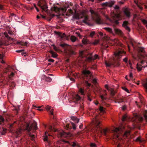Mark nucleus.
I'll return each instance as SVG.
<instances>
[{
  "instance_id": "1",
  "label": "nucleus",
  "mask_w": 147,
  "mask_h": 147,
  "mask_svg": "<svg viewBox=\"0 0 147 147\" xmlns=\"http://www.w3.org/2000/svg\"><path fill=\"white\" fill-rule=\"evenodd\" d=\"M79 54L80 57L82 58L86 56H88L86 59L85 60L88 62H91L92 61L96 59L98 57V55L95 54L93 57L92 56V53H88L85 50L80 51Z\"/></svg>"
},
{
  "instance_id": "2",
  "label": "nucleus",
  "mask_w": 147,
  "mask_h": 147,
  "mask_svg": "<svg viewBox=\"0 0 147 147\" xmlns=\"http://www.w3.org/2000/svg\"><path fill=\"white\" fill-rule=\"evenodd\" d=\"M76 18L77 19H83L82 20L83 22L89 25L88 23V17L87 12L86 11L83 10L80 13L77 14L76 16Z\"/></svg>"
},
{
  "instance_id": "3",
  "label": "nucleus",
  "mask_w": 147,
  "mask_h": 147,
  "mask_svg": "<svg viewBox=\"0 0 147 147\" xmlns=\"http://www.w3.org/2000/svg\"><path fill=\"white\" fill-rule=\"evenodd\" d=\"M89 11L91 14L94 16V17H93V18L95 20L97 24H103L100 16L97 12H95L92 8H90Z\"/></svg>"
},
{
  "instance_id": "4",
  "label": "nucleus",
  "mask_w": 147,
  "mask_h": 147,
  "mask_svg": "<svg viewBox=\"0 0 147 147\" xmlns=\"http://www.w3.org/2000/svg\"><path fill=\"white\" fill-rule=\"evenodd\" d=\"M52 9L58 13L59 15L62 16L63 15L64 13H65L67 10L65 7L58 8L55 6L52 8Z\"/></svg>"
},
{
  "instance_id": "5",
  "label": "nucleus",
  "mask_w": 147,
  "mask_h": 147,
  "mask_svg": "<svg viewBox=\"0 0 147 147\" xmlns=\"http://www.w3.org/2000/svg\"><path fill=\"white\" fill-rule=\"evenodd\" d=\"M125 52L123 51H116L114 53L115 57L114 59L118 61L121 58V57L124 55Z\"/></svg>"
},
{
  "instance_id": "6",
  "label": "nucleus",
  "mask_w": 147,
  "mask_h": 147,
  "mask_svg": "<svg viewBox=\"0 0 147 147\" xmlns=\"http://www.w3.org/2000/svg\"><path fill=\"white\" fill-rule=\"evenodd\" d=\"M32 128L35 130L37 129V127L36 123H32L30 127L29 126V124H27L25 130H27L28 132H30Z\"/></svg>"
},
{
  "instance_id": "7",
  "label": "nucleus",
  "mask_w": 147,
  "mask_h": 147,
  "mask_svg": "<svg viewBox=\"0 0 147 147\" xmlns=\"http://www.w3.org/2000/svg\"><path fill=\"white\" fill-rule=\"evenodd\" d=\"M93 122L94 124L96 126L97 130H99L101 133H102V131L100 130V122L96 119V117L95 118V119L94 120Z\"/></svg>"
},
{
  "instance_id": "8",
  "label": "nucleus",
  "mask_w": 147,
  "mask_h": 147,
  "mask_svg": "<svg viewBox=\"0 0 147 147\" xmlns=\"http://www.w3.org/2000/svg\"><path fill=\"white\" fill-rule=\"evenodd\" d=\"M146 63L145 61H142L140 63H137V65L136 68L138 71H140L142 68H144L146 66L143 65V64ZM147 66V65H146Z\"/></svg>"
},
{
  "instance_id": "9",
  "label": "nucleus",
  "mask_w": 147,
  "mask_h": 147,
  "mask_svg": "<svg viewBox=\"0 0 147 147\" xmlns=\"http://www.w3.org/2000/svg\"><path fill=\"white\" fill-rule=\"evenodd\" d=\"M123 12L126 16L128 18H129L131 16V13L130 10L128 8H125L123 9Z\"/></svg>"
},
{
  "instance_id": "10",
  "label": "nucleus",
  "mask_w": 147,
  "mask_h": 147,
  "mask_svg": "<svg viewBox=\"0 0 147 147\" xmlns=\"http://www.w3.org/2000/svg\"><path fill=\"white\" fill-rule=\"evenodd\" d=\"M114 131V132H115V134L114 136V138H118L119 136L118 134L119 133H121V132L122 130L121 128H116L115 129Z\"/></svg>"
},
{
  "instance_id": "11",
  "label": "nucleus",
  "mask_w": 147,
  "mask_h": 147,
  "mask_svg": "<svg viewBox=\"0 0 147 147\" xmlns=\"http://www.w3.org/2000/svg\"><path fill=\"white\" fill-rule=\"evenodd\" d=\"M135 3L137 5L138 7L141 10H142L143 9V7L142 6L143 5L144 7L146 9H147V4H145L144 3H141L138 2H137L136 1H135Z\"/></svg>"
},
{
  "instance_id": "12",
  "label": "nucleus",
  "mask_w": 147,
  "mask_h": 147,
  "mask_svg": "<svg viewBox=\"0 0 147 147\" xmlns=\"http://www.w3.org/2000/svg\"><path fill=\"white\" fill-rule=\"evenodd\" d=\"M128 24V22L127 21H125L123 22L122 24V26L125 29L128 31L129 32H130V30L129 27L127 26V25Z\"/></svg>"
},
{
  "instance_id": "13",
  "label": "nucleus",
  "mask_w": 147,
  "mask_h": 147,
  "mask_svg": "<svg viewBox=\"0 0 147 147\" xmlns=\"http://www.w3.org/2000/svg\"><path fill=\"white\" fill-rule=\"evenodd\" d=\"M22 130L21 129H17L14 134L16 138L20 136L21 135Z\"/></svg>"
},
{
  "instance_id": "14",
  "label": "nucleus",
  "mask_w": 147,
  "mask_h": 147,
  "mask_svg": "<svg viewBox=\"0 0 147 147\" xmlns=\"http://www.w3.org/2000/svg\"><path fill=\"white\" fill-rule=\"evenodd\" d=\"M50 135H49L48 133V132H47V131H46L45 133V136L43 137V140L45 142H47L48 144H49V142L48 140V136H49Z\"/></svg>"
},
{
  "instance_id": "15",
  "label": "nucleus",
  "mask_w": 147,
  "mask_h": 147,
  "mask_svg": "<svg viewBox=\"0 0 147 147\" xmlns=\"http://www.w3.org/2000/svg\"><path fill=\"white\" fill-rule=\"evenodd\" d=\"M81 99V97L78 94H77L74 96L73 97V99L75 102L80 100Z\"/></svg>"
},
{
  "instance_id": "16",
  "label": "nucleus",
  "mask_w": 147,
  "mask_h": 147,
  "mask_svg": "<svg viewBox=\"0 0 147 147\" xmlns=\"http://www.w3.org/2000/svg\"><path fill=\"white\" fill-rule=\"evenodd\" d=\"M87 37L86 36H84V38H83L82 40V43L84 44H86L89 43V40L87 39Z\"/></svg>"
},
{
  "instance_id": "17",
  "label": "nucleus",
  "mask_w": 147,
  "mask_h": 147,
  "mask_svg": "<svg viewBox=\"0 0 147 147\" xmlns=\"http://www.w3.org/2000/svg\"><path fill=\"white\" fill-rule=\"evenodd\" d=\"M68 53L69 54V55L70 56L75 55L76 54V53L75 51L72 49H70L69 50Z\"/></svg>"
},
{
  "instance_id": "18",
  "label": "nucleus",
  "mask_w": 147,
  "mask_h": 147,
  "mask_svg": "<svg viewBox=\"0 0 147 147\" xmlns=\"http://www.w3.org/2000/svg\"><path fill=\"white\" fill-rule=\"evenodd\" d=\"M135 141L136 142H139L140 143H142L144 141V140L142 139L140 136L137 138Z\"/></svg>"
},
{
  "instance_id": "19",
  "label": "nucleus",
  "mask_w": 147,
  "mask_h": 147,
  "mask_svg": "<svg viewBox=\"0 0 147 147\" xmlns=\"http://www.w3.org/2000/svg\"><path fill=\"white\" fill-rule=\"evenodd\" d=\"M103 29H104L106 31H107L108 32H109L110 33H111V34L113 33L112 29L110 28L105 27V28H103Z\"/></svg>"
},
{
  "instance_id": "20",
  "label": "nucleus",
  "mask_w": 147,
  "mask_h": 147,
  "mask_svg": "<svg viewBox=\"0 0 147 147\" xmlns=\"http://www.w3.org/2000/svg\"><path fill=\"white\" fill-rule=\"evenodd\" d=\"M50 53L52 55V57L53 58H56L57 56V55L52 51H50Z\"/></svg>"
},
{
  "instance_id": "21",
  "label": "nucleus",
  "mask_w": 147,
  "mask_h": 147,
  "mask_svg": "<svg viewBox=\"0 0 147 147\" xmlns=\"http://www.w3.org/2000/svg\"><path fill=\"white\" fill-rule=\"evenodd\" d=\"M114 18H119L120 17V15L119 14H112L111 15Z\"/></svg>"
},
{
  "instance_id": "22",
  "label": "nucleus",
  "mask_w": 147,
  "mask_h": 147,
  "mask_svg": "<svg viewBox=\"0 0 147 147\" xmlns=\"http://www.w3.org/2000/svg\"><path fill=\"white\" fill-rule=\"evenodd\" d=\"M17 43L20 44L22 46H26L27 45V43L26 42H24V41L18 42Z\"/></svg>"
},
{
  "instance_id": "23",
  "label": "nucleus",
  "mask_w": 147,
  "mask_h": 147,
  "mask_svg": "<svg viewBox=\"0 0 147 147\" xmlns=\"http://www.w3.org/2000/svg\"><path fill=\"white\" fill-rule=\"evenodd\" d=\"M71 146L73 147H81L76 142H73Z\"/></svg>"
},
{
  "instance_id": "24",
  "label": "nucleus",
  "mask_w": 147,
  "mask_h": 147,
  "mask_svg": "<svg viewBox=\"0 0 147 147\" xmlns=\"http://www.w3.org/2000/svg\"><path fill=\"white\" fill-rule=\"evenodd\" d=\"M115 3V1H111L110 2H108V6L111 7Z\"/></svg>"
},
{
  "instance_id": "25",
  "label": "nucleus",
  "mask_w": 147,
  "mask_h": 147,
  "mask_svg": "<svg viewBox=\"0 0 147 147\" xmlns=\"http://www.w3.org/2000/svg\"><path fill=\"white\" fill-rule=\"evenodd\" d=\"M109 91H110L111 95L112 96L115 94V92L113 88H110Z\"/></svg>"
},
{
  "instance_id": "26",
  "label": "nucleus",
  "mask_w": 147,
  "mask_h": 147,
  "mask_svg": "<svg viewBox=\"0 0 147 147\" xmlns=\"http://www.w3.org/2000/svg\"><path fill=\"white\" fill-rule=\"evenodd\" d=\"M77 39V38L74 36H71L70 40L73 42H75Z\"/></svg>"
},
{
  "instance_id": "27",
  "label": "nucleus",
  "mask_w": 147,
  "mask_h": 147,
  "mask_svg": "<svg viewBox=\"0 0 147 147\" xmlns=\"http://www.w3.org/2000/svg\"><path fill=\"white\" fill-rule=\"evenodd\" d=\"M114 30L115 33L117 34H121L122 32L119 29L115 28Z\"/></svg>"
},
{
  "instance_id": "28",
  "label": "nucleus",
  "mask_w": 147,
  "mask_h": 147,
  "mask_svg": "<svg viewBox=\"0 0 147 147\" xmlns=\"http://www.w3.org/2000/svg\"><path fill=\"white\" fill-rule=\"evenodd\" d=\"M48 129L51 131H56V130L55 129L54 127H53L51 125L49 126L48 127Z\"/></svg>"
},
{
  "instance_id": "29",
  "label": "nucleus",
  "mask_w": 147,
  "mask_h": 147,
  "mask_svg": "<svg viewBox=\"0 0 147 147\" xmlns=\"http://www.w3.org/2000/svg\"><path fill=\"white\" fill-rule=\"evenodd\" d=\"M130 131L128 130V131H126L125 132L123 136H126V137H127L129 135H130Z\"/></svg>"
},
{
  "instance_id": "30",
  "label": "nucleus",
  "mask_w": 147,
  "mask_h": 147,
  "mask_svg": "<svg viewBox=\"0 0 147 147\" xmlns=\"http://www.w3.org/2000/svg\"><path fill=\"white\" fill-rule=\"evenodd\" d=\"M4 35L5 36V37H6L8 39L10 40L11 39L12 40H13V38H11V37H9L8 34H7V33L6 32H5L4 33Z\"/></svg>"
},
{
  "instance_id": "31",
  "label": "nucleus",
  "mask_w": 147,
  "mask_h": 147,
  "mask_svg": "<svg viewBox=\"0 0 147 147\" xmlns=\"http://www.w3.org/2000/svg\"><path fill=\"white\" fill-rule=\"evenodd\" d=\"M143 113L144 118L147 121V110L144 111Z\"/></svg>"
},
{
  "instance_id": "32",
  "label": "nucleus",
  "mask_w": 147,
  "mask_h": 147,
  "mask_svg": "<svg viewBox=\"0 0 147 147\" xmlns=\"http://www.w3.org/2000/svg\"><path fill=\"white\" fill-rule=\"evenodd\" d=\"M79 92L82 95H84L85 94L84 90L82 88H80L79 90Z\"/></svg>"
},
{
  "instance_id": "33",
  "label": "nucleus",
  "mask_w": 147,
  "mask_h": 147,
  "mask_svg": "<svg viewBox=\"0 0 147 147\" xmlns=\"http://www.w3.org/2000/svg\"><path fill=\"white\" fill-rule=\"evenodd\" d=\"M71 119L73 120L76 121L77 122V123H78L79 122V119L76 118V117L74 116H72L71 117Z\"/></svg>"
},
{
  "instance_id": "34",
  "label": "nucleus",
  "mask_w": 147,
  "mask_h": 147,
  "mask_svg": "<svg viewBox=\"0 0 147 147\" xmlns=\"http://www.w3.org/2000/svg\"><path fill=\"white\" fill-rule=\"evenodd\" d=\"M47 8V6L46 5H43L41 6V8L43 10L45 11Z\"/></svg>"
},
{
  "instance_id": "35",
  "label": "nucleus",
  "mask_w": 147,
  "mask_h": 147,
  "mask_svg": "<svg viewBox=\"0 0 147 147\" xmlns=\"http://www.w3.org/2000/svg\"><path fill=\"white\" fill-rule=\"evenodd\" d=\"M90 71L88 70H84L83 71V73L84 74H90Z\"/></svg>"
},
{
  "instance_id": "36",
  "label": "nucleus",
  "mask_w": 147,
  "mask_h": 147,
  "mask_svg": "<svg viewBox=\"0 0 147 147\" xmlns=\"http://www.w3.org/2000/svg\"><path fill=\"white\" fill-rule=\"evenodd\" d=\"M124 101V100L122 98L119 99L117 100V101L116 102L115 101V102H118V103H120Z\"/></svg>"
},
{
  "instance_id": "37",
  "label": "nucleus",
  "mask_w": 147,
  "mask_h": 147,
  "mask_svg": "<svg viewBox=\"0 0 147 147\" xmlns=\"http://www.w3.org/2000/svg\"><path fill=\"white\" fill-rule=\"evenodd\" d=\"M2 129L3 131L1 132V135H4L6 133V129L3 128H2Z\"/></svg>"
},
{
  "instance_id": "38",
  "label": "nucleus",
  "mask_w": 147,
  "mask_h": 147,
  "mask_svg": "<svg viewBox=\"0 0 147 147\" xmlns=\"http://www.w3.org/2000/svg\"><path fill=\"white\" fill-rule=\"evenodd\" d=\"M107 95V93H105L104 94V95H101L100 96V97L101 98V99L102 100H103L105 99H106V98L105 97V96H106V95Z\"/></svg>"
},
{
  "instance_id": "39",
  "label": "nucleus",
  "mask_w": 147,
  "mask_h": 147,
  "mask_svg": "<svg viewBox=\"0 0 147 147\" xmlns=\"http://www.w3.org/2000/svg\"><path fill=\"white\" fill-rule=\"evenodd\" d=\"M127 114H125L124 115L122 119V120L123 121H124L126 120L127 118Z\"/></svg>"
},
{
  "instance_id": "40",
  "label": "nucleus",
  "mask_w": 147,
  "mask_h": 147,
  "mask_svg": "<svg viewBox=\"0 0 147 147\" xmlns=\"http://www.w3.org/2000/svg\"><path fill=\"white\" fill-rule=\"evenodd\" d=\"M28 135L29 136L31 137V139L32 140H33L35 138L34 135L30 133H29Z\"/></svg>"
},
{
  "instance_id": "41",
  "label": "nucleus",
  "mask_w": 147,
  "mask_h": 147,
  "mask_svg": "<svg viewBox=\"0 0 147 147\" xmlns=\"http://www.w3.org/2000/svg\"><path fill=\"white\" fill-rule=\"evenodd\" d=\"M143 85L144 87L146 88V91L147 92V79L146 80V82L144 83L143 84Z\"/></svg>"
},
{
  "instance_id": "42",
  "label": "nucleus",
  "mask_w": 147,
  "mask_h": 147,
  "mask_svg": "<svg viewBox=\"0 0 147 147\" xmlns=\"http://www.w3.org/2000/svg\"><path fill=\"white\" fill-rule=\"evenodd\" d=\"M51 108V106H49V105H47L46 107L45 108L47 111H48Z\"/></svg>"
},
{
  "instance_id": "43",
  "label": "nucleus",
  "mask_w": 147,
  "mask_h": 147,
  "mask_svg": "<svg viewBox=\"0 0 147 147\" xmlns=\"http://www.w3.org/2000/svg\"><path fill=\"white\" fill-rule=\"evenodd\" d=\"M108 131V129H105L103 130V132L105 136L106 135V133Z\"/></svg>"
},
{
  "instance_id": "44",
  "label": "nucleus",
  "mask_w": 147,
  "mask_h": 147,
  "mask_svg": "<svg viewBox=\"0 0 147 147\" xmlns=\"http://www.w3.org/2000/svg\"><path fill=\"white\" fill-rule=\"evenodd\" d=\"M60 45L62 47H64L68 46V45L64 43L61 44Z\"/></svg>"
},
{
  "instance_id": "45",
  "label": "nucleus",
  "mask_w": 147,
  "mask_h": 147,
  "mask_svg": "<svg viewBox=\"0 0 147 147\" xmlns=\"http://www.w3.org/2000/svg\"><path fill=\"white\" fill-rule=\"evenodd\" d=\"M95 34V32L92 31L90 33V37H92L94 36Z\"/></svg>"
},
{
  "instance_id": "46",
  "label": "nucleus",
  "mask_w": 147,
  "mask_h": 147,
  "mask_svg": "<svg viewBox=\"0 0 147 147\" xmlns=\"http://www.w3.org/2000/svg\"><path fill=\"white\" fill-rule=\"evenodd\" d=\"M52 46L53 47V49L55 50V51H57L59 50L58 49L57 47H56L54 45H53Z\"/></svg>"
},
{
  "instance_id": "47",
  "label": "nucleus",
  "mask_w": 147,
  "mask_h": 147,
  "mask_svg": "<svg viewBox=\"0 0 147 147\" xmlns=\"http://www.w3.org/2000/svg\"><path fill=\"white\" fill-rule=\"evenodd\" d=\"M142 21L144 24H147V21L144 19L142 20Z\"/></svg>"
},
{
  "instance_id": "48",
  "label": "nucleus",
  "mask_w": 147,
  "mask_h": 147,
  "mask_svg": "<svg viewBox=\"0 0 147 147\" xmlns=\"http://www.w3.org/2000/svg\"><path fill=\"white\" fill-rule=\"evenodd\" d=\"M98 34L101 36H103L104 37L105 36V34H103V33L100 32H98Z\"/></svg>"
},
{
  "instance_id": "49",
  "label": "nucleus",
  "mask_w": 147,
  "mask_h": 147,
  "mask_svg": "<svg viewBox=\"0 0 147 147\" xmlns=\"http://www.w3.org/2000/svg\"><path fill=\"white\" fill-rule=\"evenodd\" d=\"M85 83L87 86H90V84L87 81H85Z\"/></svg>"
},
{
  "instance_id": "50",
  "label": "nucleus",
  "mask_w": 147,
  "mask_h": 147,
  "mask_svg": "<svg viewBox=\"0 0 147 147\" xmlns=\"http://www.w3.org/2000/svg\"><path fill=\"white\" fill-rule=\"evenodd\" d=\"M102 6H108V2H106L102 3Z\"/></svg>"
},
{
  "instance_id": "51",
  "label": "nucleus",
  "mask_w": 147,
  "mask_h": 147,
  "mask_svg": "<svg viewBox=\"0 0 147 147\" xmlns=\"http://www.w3.org/2000/svg\"><path fill=\"white\" fill-rule=\"evenodd\" d=\"M99 42V40H96L93 42L92 44L95 45H96Z\"/></svg>"
},
{
  "instance_id": "52",
  "label": "nucleus",
  "mask_w": 147,
  "mask_h": 147,
  "mask_svg": "<svg viewBox=\"0 0 147 147\" xmlns=\"http://www.w3.org/2000/svg\"><path fill=\"white\" fill-rule=\"evenodd\" d=\"M76 34L78 36H79L80 38H81L82 37V36L80 35V33L78 32H76Z\"/></svg>"
},
{
  "instance_id": "53",
  "label": "nucleus",
  "mask_w": 147,
  "mask_h": 147,
  "mask_svg": "<svg viewBox=\"0 0 147 147\" xmlns=\"http://www.w3.org/2000/svg\"><path fill=\"white\" fill-rule=\"evenodd\" d=\"M71 124L73 127V128L74 129H75L76 128V125L74 124V123H71Z\"/></svg>"
},
{
  "instance_id": "54",
  "label": "nucleus",
  "mask_w": 147,
  "mask_h": 147,
  "mask_svg": "<svg viewBox=\"0 0 147 147\" xmlns=\"http://www.w3.org/2000/svg\"><path fill=\"white\" fill-rule=\"evenodd\" d=\"M46 80L47 81L50 82L51 81V78L48 77L46 78Z\"/></svg>"
},
{
  "instance_id": "55",
  "label": "nucleus",
  "mask_w": 147,
  "mask_h": 147,
  "mask_svg": "<svg viewBox=\"0 0 147 147\" xmlns=\"http://www.w3.org/2000/svg\"><path fill=\"white\" fill-rule=\"evenodd\" d=\"M5 55L3 54H0V59H3V57H5Z\"/></svg>"
},
{
  "instance_id": "56",
  "label": "nucleus",
  "mask_w": 147,
  "mask_h": 147,
  "mask_svg": "<svg viewBox=\"0 0 147 147\" xmlns=\"http://www.w3.org/2000/svg\"><path fill=\"white\" fill-rule=\"evenodd\" d=\"M90 146L91 147H96V145L95 143H91L90 144Z\"/></svg>"
},
{
  "instance_id": "57",
  "label": "nucleus",
  "mask_w": 147,
  "mask_h": 147,
  "mask_svg": "<svg viewBox=\"0 0 147 147\" xmlns=\"http://www.w3.org/2000/svg\"><path fill=\"white\" fill-rule=\"evenodd\" d=\"M122 88L125 91L127 92V93H129V90L128 89L124 87H123Z\"/></svg>"
},
{
  "instance_id": "58",
  "label": "nucleus",
  "mask_w": 147,
  "mask_h": 147,
  "mask_svg": "<svg viewBox=\"0 0 147 147\" xmlns=\"http://www.w3.org/2000/svg\"><path fill=\"white\" fill-rule=\"evenodd\" d=\"M127 60H128V58L127 57H125L124 59H123V61L126 63L127 62Z\"/></svg>"
},
{
  "instance_id": "59",
  "label": "nucleus",
  "mask_w": 147,
  "mask_h": 147,
  "mask_svg": "<svg viewBox=\"0 0 147 147\" xmlns=\"http://www.w3.org/2000/svg\"><path fill=\"white\" fill-rule=\"evenodd\" d=\"M105 64L107 66L109 67L111 65V63H108L107 62H105Z\"/></svg>"
},
{
  "instance_id": "60",
  "label": "nucleus",
  "mask_w": 147,
  "mask_h": 147,
  "mask_svg": "<svg viewBox=\"0 0 147 147\" xmlns=\"http://www.w3.org/2000/svg\"><path fill=\"white\" fill-rule=\"evenodd\" d=\"M138 119L140 121H142L143 120V118L142 117H138Z\"/></svg>"
},
{
  "instance_id": "61",
  "label": "nucleus",
  "mask_w": 147,
  "mask_h": 147,
  "mask_svg": "<svg viewBox=\"0 0 147 147\" xmlns=\"http://www.w3.org/2000/svg\"><path fill=\"white\" fill-rule=\"evenodd\" d=\"M92 82L94 84H96L97 82V80L96 79H94L92 80Z\"/></svg>"
},
{
  "instance_id": "62",
  "label": "nucleus",
  "mask_w": 147,
  "mask_h": 147,
  "mask_svg": "<svg viewBox=\"0 0 147 147\" xmlns=\"http://www.w3.org/2000/svg\"><path fill=\"white\" fill-rule=\"evenodd\" d=\"M59 35L61 38L64 37L65 36V35L64 33L62 34H61V33H60Z\"/></svg>"
},
{
  "instance_id": "63",
  "label": "nucleus",
  "mask_w": 147,
  "mask_h": 147,
  "mask_svg": "<svg viewBox=\"0 0 147 147\" xmlns=\"http://www.w3.org/2000/svg\"><path fill=\"white\" fill-rule=\"evenodd\" d=\"M8 32L9 34L11 35H13V32L11 31H10V30H9L8 31Z\"/></svg>"
},
{
  "instance_id": "64",
  "label": "nucleus",
  "mask_w": 147,
  "mask_h": 147,
  "mask_svg": "<svg viewBox=\"0 0 147 147\" xmlns=\"http://www.w3.org/2000/svg\"><path fill=\"white\" fill-rule=\"evenodd\" d=\"M68 11L70 13L72 14L73 13V11L71 9H69Z\"/></svg>"
}]
</instances>
